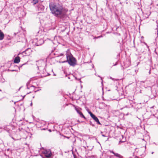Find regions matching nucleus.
<instances>
[{"label":"nucleus","mask_w":158,"mask_h":158,"mask_svg":"<svg viewBox=\"0 0 158 158\" xmlns=\"http://www.w3.org/2000/svg\"><path fill=\"white\" fill-rule=\"evenodd\" d=\"M49 7L52 13L55 16L61 19L64 18L65 14L64 12V8L62 3L50 4Z\"/></svg>","instance_id":"1"},{"label":"nucleus","mask_w":158,"mask_h":158,"mask_svg":"<svg viewBox=\"0 0 158 158\" xmlns=\"http://www.w3.org/2000/svg\"><path fill=\"white\" fill-rule=\"evenodd\" d=\"M67 60L63 61L62 63L68 62L71 66H74L76 64L77 60L70 53L69 55L66 54Z\"/></svg>","instance_id":"2"},{"label":"nucleus","mask_w":158,"mask_h":158,"mask_svg":"<svg viewBox=\"0 0 158 158\" xmlns=\"http://www.w3.org/2000/svg\"><path fill=\"white\" fill-rule=\"evenodd\" d=\"M34 42L35 43V44H34L37 46H40L44 42V40L42 39H39L38 40V39H34Z\"/></svg>","instance_id":"3"},{"label":"nucleus","mask_w":158,"mask_h":158,"mask_svg":"<svg viewBox=\"0 0 158 158\" xmlns=\"http://www.w3.org/2000/svg\"><path fill=\"white\" fill-rule=\"evenodd\" d=\"M43 153L45 155V156L47 158H50L52 156V152L49 149L44 150Z\"/></svg>","instance_id":"4"},{"label":"nucleus","mask_w":158,"mask_h":158,"mask_svg":"<svg viewBox=\"0 0 158 158\" xmlns=\"http://www.w3.org/2000/svg\"><path fill=\"white\" fill-rule=\"evenodd\" d=\"M38 9L39 11H43L44 9V6L41 4H39L38 6Z\"/></svg>","instance_id":"5"},{"label":"nucleus","mask_w":158,"mask_h":158,"mask_svg":"<svg viewBox=\"0 0 158 158\" xmlns=\"http://www.w3.org/2000/svg\"><path fill=\"white\" fill-rule=\"evenodd\" d=\"M20 61V58L19 56H17L15 57L14 60V62L15 63H18Z\"/></svg>","instance_id":"6"},{"label":"nucleus","mask_w":158,"mask_h":158,"mask_svg":"<svg viewBox=\"0 0 158 158\" xmlns=\"http://www.w3.org/2000/svg\"><path fill=\"white\" fill-rule=\"evenodd\" d=\"M4 36V33L0 30V40H2Z\"/></svg>","instance_id":"7"},{"label":"nucleus","mask_w":158,"mask_h":158,"mask_svg":"<svg viewBox=\"0 0 158 158\" xmlns=\"http://www.w3.org/2000/svg\"><path fill=\"white\" fill-rule=\"evenodd\" d=\"M93 119L97 123V124L99 125L101 124L99 122L98 119L96 116Z\"/></svg>","instance_id":"8"},{"label":"nucleus","mask_w":158,"mask_h":158,"mask_svg":"<svg viewBox=\"0 0 158 158\" xmlns=\"http://www.w3.org/2000/svg\"><path fill=\"white\" fill-rule=\"evenodd\" d=\"M79 114L80 116L81 117V118H84L85 119H86V118L83 115V114L81 112H80Z\"/></svg>","instance_id":"9"},{"label":"nucleus","mask_w":158,"mask_h":158,"mask_svg":"<svg viewBox=\"0 0 158 158\" xmlns=\"http://www.w3.org/2000/svg\"><path fill=\"white\" fill-rule=\"evenodd\" d=\"M39 0H33L32 3L34 5H35L38 2Z\"/></svg>","instance_id":"10"},{"label":"nucleus","mask_w":158,"mask_h":158,"mask_svg":"<svg viewBox=\"0 0 158 158\" xmlns=\"http://www.w3.org/2000/svg\"><path fill=\"white\" fill-rule=\"evenodd\" d=\"M89 124L90 125H91L93 127H94L95 126L94 124L91 121H89Z\"/></svg>","instance_id":"11"},{"label":"nucleus","mask_w":158,"mask_h":158,"mask_svg":"<svg viewBox=\"0 0 158 158\" xmlns=\"http://www.w3.org/2000/svg\"><path fill=\"white\" fill-rule=\"evenodd\" d=\"M17 34V33H15V32L12 35H11V36L12 37H15L16 35Z\"/></svg>","instance_id":"12"},{"label":"nucleus","mask_w":158,"mask_h":158,"mask_svg":"<svg viewBox=\"0 0 158 158\" xmlns=\"http://www.w3.org/2000/svg\"><path fill=\"white\" fill-rule=\"evenodd\" d=\"M91 117L93 118V119H94L96 116L93 114L91 116Z\"/></svg>","instance_id":"13"},{"label":"nucleus","mask_w":158,"mask_h":158,"mask_svg":"<svg viewBox=\"0 0 158 158\" xmlns=\"http://www.w3.org/2000/svg\"><path fill=\"white\" fill-rule=\"evenodd\" d=\"M27 89H30V88H34V86L33 85L31 86L30 88H29L27 86Z\"/></svg>","instance_id":"14"},{"label":"nucleus","mask_w":158,"mask_h":158,"mask_svg":"<svg viewBox=\"0 0 158 158\" xmlns=\"http://www.w3.org/2000/svg\"><path fill=\"white\" fill-rule=\"evenodd\" d=\"M28 50V49L26 50L25 51L23 52H22V54H27V53H26V52Z\"/></svg>","instance_id":"15"},{"label":"nucleus","mask_w":158,"mask_h":158,"mask_svg":"<svg viewBox=\"0 0 158 158\" xmlns=\"http://www.w3.org/2000/svg\"><path fill=\"white\" fill-rule=\"evenodd\" d=\"M109 152L110 153H113L114 155V154L115 152H114L112 150H109Z\"/></svg>","instance_id":"16"},{"label":"nucleus","mask_w":158,"mask_h":158,"mask_svg":"<svg viewBox=\"0 0 158 158\" xmlns=\"http://www.w3.org/2000/svg\"><path fill=\"white\" fill-rule=\"evenodd\" d=\"M124 142H125V141H122L121 140H120L119 142V144H120L121 143H123Z\"/></svg>","instance_id":"17"},{"label":"nucleus","mask_w":158,"mask_h":158,"mask_svg":"<svg viewBox=\"0 0 158 158\" xmlns=\"http://www.w3.org/2000/svg\"><path fill=\"white\" fill-rule=\"evenodd\" d=\"M88 113H89V114H90V116H91V115H92V114H93L90 111H89V112H88Z\"/></svg>","instance_id":"18"},{"label":"nucleus","mask_w":158,"mask_h":158,"mask_svg":"<svg viewBox=\"0 0 158 158\" xmlns=\"http://www.w3.org/2000/svg\"><path fill=\"white\" fill-rule=\"evenodd\" d=\"M76 110L77 111V112L79 114V113L81 112L79 110H77V109H76Z\"/></svg>","instance_id":"19"},{"label":"nucleus","mask_w":158,"mask_h":158,"mask_svg":"<svg viewBox=\"0 0 158 158\" xmlns=\"http://www.w3.org/2000/svg\"><path fill=\"white\" fill-rule=\"evenodd\" d=\"M63 55V54H62V53H61L60 54V55L59 56H62Z\"/></svg>","instance_id":"20"},{"label":"nucleus","mask_w":158,"mask_h":158,"mask_svg":"<svg viewBox=\"0 0 158 158\" xmlns=\"http://www.w3.org/2000/svg\"><path fill=\"white\" fill-rule=\"evenodd\" d=\"M65 137L67 138V139H69V137H67V136H64Z\"/></svg>","instance_id":"21"},{"label":"nucleus","mask_w":158,"mask_h":158,"mask_svg":"<svg viewBox=\"0 0 158 158\" xmlns=\"http://www.w3.org/2000/svg\"><path fill=\"white\" fill-rule=\"evenodd\" d=\"M102 135V136H103V137H105V136H105V135H103H103Z\"/></svg>","instance_id":"22"},{"label":"nucleus","mask_w":158,"mask_h":158,"mask_svg":"<svg viewBox=\"0 0 158 158\" xmlns=\"http://www.w3.org/2000/svg\"><path fill=\"white\" fill-rule=\"evenodd\" d=\"M156 29L157 30V34H158V30L157 28H156Z\"/></svg>","instance_id":"23"},{"label":"nucleus","mask_w":158,"mask_h":158,"mask_svg":"<svg viewBox=\"0 0 158 158\" xmlns=\"http://www.w3.org/2000/svg\"><path fill=\"white\" fill-rule=\"evenodd\" d=\"M25 95H24L23 97V99L25 97Z\"/></svg>","instance_id":"24"},{"label":"nucleus","mask_w":158,"mask_h":158,"mask_svg":"<svg viewBox=\"0 0 158 158\" xmlns=\"http://www.w3.org/2000/svg\"><path fill=\"white\" fill-rule=\"evenodd\" d=\"M32 102H31V106H32Z\"/></svg>","instance_id":"25"},{"label":"nucleus","mask_w":158,"mask_h":158,"mask_svg":"<svg viewBox=\"0 0 158 158\" xmlns=\"http://www.w3.org/2000/svg\"><path fill=\"white\" fill-rule=\"evenodd\" d=\"M8 40H10V39L9 38H8Z\"/></svg>","instance_id":"26"},{"label":"nucleus","mask_w":158,"mask_h":158,"mask_svg":"<svg viewBox=\"0 0 158 158\" xmlns=\"http://www.w3.org/2000/svg\"><path fill=\"white\" fill-rule=\"evenodd\" d=\"M23 64L22 65H22H24V64Z\"/></svg>","instance_id":"27"},{"label":"nucleus","mask_w":158,"mask_h":158,"mask_svg":"<svg viewBox=\"0 0 158 158\" xmlns=\"http://www.w3.org/2000/svg\"><path fill=\"white\" fill-rule=\"evenodd\" d=\"M153 153H154V152H152V154H153Z\"/></svg>","instance_id":"28"},{"label":"nucleus","mask_w":158,"mask_h":158,"mask_svg":"<svg viewBox=\"0 0 158 158\" xmlns=\"http://www.w3.org/2000/svg\"><path fill=\"white\" fill-rule=\"evenodd\" d=\"M21 54H22V53H20V54H19V55H20Z\"/></svg>","instance_id":"29"},{"label":"nucleus","mask_w":158,"mask_h":158,"mask_svg":"<svg viewBox=\"0 0 158 158\" xmlns=\"http://www.w3.org/2000/svg\"><path fill=\"white\" fill-rule=\"evenodd\" d=\"M0 91H2V90L1 89H0Z\"/></svg>","instance_id":"30"},{"label":"nucleus","mask_w":158,"mask_h":158,"mask_svg":"<svg viewBox=\"0 0 158 158\" xmlns=\"http://www.w3.org/2000/svg\"><path fill=\"white\" fill-rule=\"evenodd\" d=\"M21 88V87H20L19 88V89H20V88Z\"/></svg>","instance_id":"31"},{"label":"nucleus","mask_w":158,"mask_h":158,"mask_svg":"<svg viewBox=\"0 0 158 158\" xmlns=\"http://www.w3.org/2000/svg\"><path fill=\"white\" fill-rule=\"evenodd\" d=\"M122 138H123V135H122Z\"/></svg>","instance_id":"32"},{"label":"nucleus","mask_w":158,"mask_h":158,"mask_svg":"<svg viewBox=\"0 0 158 158\" xmlns=\"http://www.w3.org/2000/svg\"><path fill=\"white\" fill-rule=\"evenodd\" d=\"M38 90H37L36 91H35V92H36V91H37Z\"/></svg>","instance_id":"33"},{"label":"nucleus","mask_w":158,"mask_h":158,"mask_svg":"<svg viewBox=\"0 0 158 158\" xmlns=\"http://www.w3.org/2000/svg\"><path fill=\"white\" fill-rule=\"evenodd\" d=\"M98 76L99 77H100L99 76Z\"/></svg>","instance_id":"34"},{"label":"nucleus","mask_w":158,"mask_h":158,"mask_svg":"<svg viewBox=\"0 0 158 158\" xmlns=\"http://www.w3.org/2000/svg\"><path fill=\"white\" fill-rule=\"evenodd\" d=\"M30 93V92L29 93H27V94H28L29 93Z\"/></svg>","instance_id":"35"},{"label":"nucleus","mask_w":158,"mask_h":158,"mask_svg":"<svg viewBox=\"0 0 158 158\" xmlns=\"http://www.w3.org/2000/svg\"><path fill=\"white\" fill-rule=\"evenodd\" d=\"M1 100V99H0V100Z\"/></svg>","instance_id":"36"}]
</instances>
